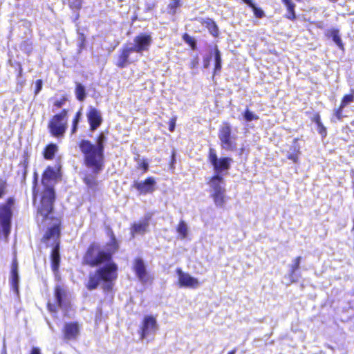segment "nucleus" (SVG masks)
Masks as SVG:
<instances>
[{
	"label": "nucleus",
	"instance_id": "f257e3e1",
	"mask_svg": "<svg viewBox=\"0 0 354 354\" xmlns=\"http://www.w3.org/2000/svg\"><path fill=\"white\" fill-rule=\"evenodd\" d=\"M118 245L113 234L105 245L97 243L91 244L84 257V263L91 267L97 268L93 273L89 274L87 288L93 290L97 288L101 282L105 291L112 289L113 282L118 277V266L112 257L118 250Z\"/></svg>",
	"mask_w": 354,
	"mask_h": 354
},
{
	"label": "nucleus",
	"instance_id": "f03ea898",
	"mask_svg": "<svg viewBox=\"0 0 354 354\" xmlns=\"http://www.w3.org/2000/svg\"><path fill=\"white\" fill-rule=\"evenodd\" d=\"M106 140L104 133H101L95 145L90 140L84 139L82 140L78 145L84 157V165L95 174H98L102 170Z\"/></svg>",
	"mask_w": 354,
	"mask_h": 354
},
{
	"label": "nucleus",
	"instance_id": "7ed1b4c3",
	"mask_svg": "<svg viewBox=\"0 0 354 354\" xmlns=\"http://www.w3.org/2000/svg\"><path fill=\"white\" fill-rule=\"evenodd\" d=\"M57 178V172L50 167L46 169L43 174L41 183L44 187L40 206L38 207L37 219V222L43 223L48 218L51 212L55 200L53 185Z\"/></svg>",
	"mask_w": 354,
	"mask_h": 354
},
{
	"label": "nucleus",
	"instance_id": "20e7f679",
	"mask_svg": "<svg viewBox=\"0 0 354 354\" xmlns=\"http://www.w3.org/2000/svg\"><path fill=\"white\" fill-rule=\"evenodd\" d=\"M152 36L150 33H140L136 36L133 43L125 47L118 58L117 66L123 68L129 63V57L131 53H137L142 55L143 52H147L152 44Z\"/></svg>",
	"mask_w": 354,
	"mask_h": 354
},
{
	"label": "nucleus",
	"instance_id": "39448f33",
	"mask_svg": "<svg viewBox=\"0 0 354 354\" xmlns=\"http://www.w3.org/2000/svg\"><path fill=\"white\" fill-rule=\"evenodd\" d=\"M60 222L58 219L53 221L52 226L49 227L44 236V241L48 245L53 247L50 259L52 262V269L53 271L58 270L60 261L59 256V229Z\"/></svg>",
	"mask_w": 354,
	"mask_h": 354
},
{
	"label": "nucleus",
	"instance_id": "423d86ee",
	"mask_svg": "<svg viewBox=\"0 0 354 354\" xmlns=\"http://www.w3.org/2000/svg\"><path fill=\"white\" fill-rule=\"evenodd\" d=\"M209 193L216 207H223L225 203V183L221 175L215 174L207 183Z\"/></svg>",
	"mask_w": 354,
	"mask_h": 354
},
{
	"label": "nucleus",
	"instance_id": "0eeeda50",
	"mask_svg": "<svg viewBox=\"0 0 354 354\" xmlns=\"http://www.w3.org/2000/svg\"><path fill=\"white\" fill-rule=\"evenodd\" d=\"M209 160L214 167L215 174L223 175L224 172H227L230 168L232 159L228 157L218 158L216 151L210 148L209 151Z\"/></svg>",
	"mask_w": 354,
	"mask_h": 354
},
{
	"label": "nucleus",
	"instance_id": "6e6552de",
	"mask_svg": "<svg viewBox=\"0 0 354 354\" xmlns=\"http://www.w3.org/2000/svg\"><path fill=\"white\" fill-rule=\"evenodd\" d=\"M66 110L60 113L53 116L48 124V128L51 134L55 137H59L64 135L66 129Z\"/></svg>",
	"mask_w": 354,
	"mask_h": 354
},
{
	"label": "nucleus",
	"instance_id": "1a4fd4ad",
	"mask_svg": "<svg viewBox=\"0 0 354 354\" xmlns=\"http://www.w3.org/2000/svg\"><path fill=\"white\" fill-rule=\"evenodd\" d=\"M231 134L230 125L228 123H224L219 129L218 138L222 148L225 150H233L235 147V143Z\"/></svg>",
	"mask_w": 354,
	"mask_h": 354
},
{
	"label": "nucleus",
	"instance_id": "9d476101",
	"mask_svg": "<svg viewBox=\"0 0 354 354\" xmlns=\"http://www.w3.org/2000/svg\"><path fill=\"white\" fill-rule=\"evenodd\" d=\"M180 286L196 289L201 286L198 280L189 273L184 272L180 268L176 270Z\"/></svg>",
	"mask_w": 354,
	"mask_h": 354
},
{
	"label": "nucleus",
	"instance_id": "9b49d317",
	"mask_svg": "<svg viewBox=\"0 0 354 354\" xmlns=\"http://www.w3.org/2000/svg\"><path fill=\"white\" fill-rule=\"evenodd\" d=\"M133 270L142 283L145 284L151 281L152 278L147 272L145 264L142 259H136L135 260L133 263Z\"/></svg>",
	"mask_w": 354,
	"mask_h": 354
},
{
	"label": "nucleus",
	"instance_id": "f8f14e48",
	"mask_svg": "<svg viewBox=\"0 0 354 354\" xmlns=\"http://www.w3.org/2000/svg\"><path fill=\"white\" fill-rule=\"evenodd\" d=\"M156 181L154 178L149 177L144 181H135L133 187L136 188L140 194H151L155 190Z\"/></svg>",
	"mask_w": 354,
	"mask_h": 354
},
{
	"label": "nucleus",
	"instance_id": "ddd939ff",
	"mask_svg": "<svg viewBox=\"0 0 354 354\" xmlns=\"http://www.w3.org/2000/svg\"><path fill=\"white\" fill-rule=\"evenodd\" d=\"M158 329L156 319L152 316H146L142 327V338H146L148 335L154 334Z\"/></svg>",
	"mask_w": 354,
	"mask_h": 354
},
{
	"label": "nucleus",
	"instance_id": "4468645a",
	"mask_svg": "<svg viewBox=\"0 0 354 354\" xmlns=\"http://www.w3.org/2000/svg\"><path fill=\"white\" fill-rule=\"evenodd\" d=\"M149 216H145L138 222H135L131 228V233L133 237L137 234H144L148 230L149 226Z\"/></svg>",
	"mask_w": 354,
	"mask_h": 354
},
{
	"label": "nucleus",
	"instance_id": "2eb2a0df",
	"mask_svg": "<svg viewBox=\"0 0 354 354\" xmlns=\"http://www.w3.org/2000/svg\"><path fill=\"white\" fill-rule=\"evenodd\" d=\"M64 338L67 340L76 339L80 333V327L77 323H66L63 329Z\"/></svg>",
	"mask_w": 354,
	"mask_h": 354
},
{
	"label": "nucleus",
	"instance_id": "dca6fc26",
	"mask_svg": "<svg viewBox=\"0 0 354 354\" xmlns=\"http://www.w3.org/2000/svg\"><path fill=\"white\" fill-rule=\"evenodd\" d=\"M19 276L18 272V263L16 259H14L12 263L10 283L13 292L19 295Z\"/></svg>",
	"mask_w": 354,
	"mask_h": 354
},
{
	"label": "nucleus",
	"instance_id": "f3484780",
	"mask_svg": "<svg viewBox=\"0 0 354 354\" xmlns=\"http://www.w3.org/2000/svg\"><path fill=\"white\" fill-rule=\"evenodd\" d=\"M87 116L91 131L95 130L101 124L102 120L100 111L91 107Z\"/></svg>",
	"mask_w": 354,
	"mask_h": 354
},
{
	"label": "nucleus",
	"instance_id": "a211bd4d",
	"mask_svg": "<svg viewBox=\"0 0 354 354\" xmlns=\"http://www.w3.org/2000/svg\"><path fill=\"white\" fill-rule=\"evenodd\" d=\"M62 295H63V291H62V288L59 286H57L55 288V303L52 304L50 302H48V308L50 311L56 312L57 308L62 307Z\"/></svg>",
	"mask_w": 354,
	"mask_h": 354
},
{
	"label": "nucleus",
	"instance_id": "6ab92c4d",
	"mask_svg": "<svg viewBox=\"0 0 354 354\" xmlns=\"http://www.w3.org/2000/svg\"><path fill=\"white\" fill-rule=\"evenodd\" d=\"M297 2H300L301 0H295ZM282 3L286 7V17L291 21H293L296 19V15L295 12V5L292 3L291 0H281Z\"/></svg>",
	"mask_w": 354,
	"mask_h": 354
},
{
	"label": "nucleus",
	"instance_id": "aec40b11",
	"mask_svg": "<svg viewBox=\"0 0 354 354\" xmlns=\"http://www.w3.org/2000/svg\"><path fill=\"white\" fill-rule=\"evenodd\" d=\"M57 151V147L55 144L48 145L44 151V158L48 160H52Z\"/></svg>",
	"mask_w": 354,
	"mask_h": 354
},
{
	"label": "nucleus",
	"instance_id": "412c9836",
	"mask_svg": "<svg viewBox=\"0 0 354 354\" xmlns=\"http://www.w3.org/2000/svg\"><path fill=\"white\" fill-rule=\"evenodd\" d=\"M75 95L79 101H84L86 97V89L85 87L80 83H76V87L75 90Z\"/></svg>",
	"mask_w": 354,
	"mask_h": 354
},
{
	"label": "nucleus",
	"instance_id": "4be33fe9",
	"mask_svg": "<svg viewBox=\"0 0 354 354\" xmlns=\"http://www.w3.org/2000/svg\"><path fill=\"white\" fill-rule=\"evenodd\" d=\"M328 35L333 38V41L339 48L343 49V44L337 30H331L328 31Z\"/></svg>",
	"mask_w": 354,
	"mask_h": 354
},
{
	"label": "nucleus",
	"instance_id": "5701e85b",
	"mask_svg": "<svg viewBox=\"0 0 354 354\" xmlns=\"http://www.w3.org/2000/svg\"><path fill=\"white\" fill-rule=\"evenodd\" d=\"M95 174L91 171V174H86L84 178V183L89 187H93L96 185V176Z\"/></svg>",
	"mask_w": 354,
	"mask_h": 354
},
{
	"label": "nucleus",
	"instance_id": "b1692460",
	"mask_svg": "<svg viewBox=\"0 0 354 354\" xmlns=\"http://www.w3.org/2000/svg\"><path fill=\"white\" fill-rule=\"evenodd\" d=\"M215 72L221 69V56L217 46L214 47Z\"/></svg>",
	"mask_w": 354,
	"mask_h": 354
},
{
	"label": "nucleus",
	"instance_id": "393cba45",
	"mask_svg": "<svg viewBox=\"0 0 354 354\" xmlns=\"http://www.w3.org/2000/svg\"><path fill=\"white\" fill-rule=\"evenodd\" d=\"M301 259V257H297L292 261V264L291 266V273L290 275L291 282L295 281L294 274H295L296 270L299 268Z\"/></svg>",
	"mask_w": 354,
	"mask_h": 354
},
{
	"label": "nucleus",
	"instance_id": "a878e982",
	"mask_svg": "<svg viewBox=\"0 0 354 354\" xmlns=\"http://www.w3.org/2000/svg\"><path fill=\"white\" fill-rule=\"evenodd\" d=\"M177 232L179 233V234H180L182 236L183 239H184L187 236V225L183 221H181L179 223V225L177 228Z\"/></svg>",
	"mask_w": 354,
	"mask_h": 354
},
{
	"label": "nucleus",
	"instance_id": "bb28decb",
	"mask_svg": "<svg viewBox=\"0 0 354 354\" xmlns=\"http://www.w3.org/2000/svg\"><path fill=\"white\" fill-rule=\"evenodd\" d=\"M244 120L247 122H251L252 120H256L259 119V116L254 114L253 112L250 111L249 109H246L243 114Z\"/></svg>",
	"mask_w": 354,
	"mask_h": 354
},
{
	"label": "nucleus",
	"instance_id": "cd10ccee",
	"mask_svg": "<svg viewBox=\"0 0 354 354\" xmlns=\"http://www.w3.org/2000/svg\"><path fill=\"white\" fill-rule=\"evenodd\" d=\"M248 6L252 9L254 15L256 17L262 18L264 16V12L263 11V10L260 8L257 7L252 1V4Z\"/></svg>",
	"mask_w": 354,
	"mask_h": 354
},
{
	"label": "nucleus",
	"instance_id": "c85d7f7f",
	"mask_svg": "<svg viewBox=\"0 0 354 354\" xmlns=\"http://www.w3.org/2000/svg\"><path fill=\"white\" fill-rule=\"evenodd\" d=\"M69 7L74 10H80L82 6V0H68Z\"/></svg>",
	"mask_w": 354,
	"mask_h": 354
},
{
	"label": "nucleus",
	"instance_id": "c756f323",
	"mask_svg": "<svg viewBox=\"0 0 354 354\" xmlns=\"http://www.w3.org/2000/svg\"><path fill=\"white\" fill-rule=\"evenodd\" d=\"M354 101V95L353 94L345 95L341 102L342 108H344L348 104Z\"/></svg>",
	"mask_w": 354,
	"mask_h": 354
},
{
	"label": "nucleus",
	"instance_id": "7c9ffc66",
	"mask_svg": "<svg viewBox=\"0 0 354 354\" xmlns=\"http://www.w3.org/2000/svg\"><path fill=\"white\" fill-rule=\"evenodd\" d=\"M207 28L209 32L214 36L217 37L218 35V28L216 24H207Z\"/></svg>",
	"mask_w": 354,
	"mask_h": 354
},
{
	"label": "nucleus",
	"instance_id": "2f4dec72",
	"mask_svg": "<svg viewBox=\"0 0 354 354\" xmlns=\"http://www.w3.org/2000/svg\"><path fill=\"white\" fill-rule=\"evenodd\" d=\"M183 40L188 44H189L194 49L195 48L196 42L195 40L189 36L188 34H185L183 36Z\"/></svg>",
	"mask_w": 354,
	"mask_h": 354
},
{
	"label": "nucleus",
	"instance_id": "473e14b6",
	"mask_svg": "<svg viewBox=\"0 0 354 354\" xmlns=\"http://www.w3.org/2000/svg\"><path fill=\"white\" fill-rule=\"evenodd\" d=\"M180 6V0H174V1L171 2L169 4L168 8L169 10L172 11L173 12H175L176 8H178Z\"/></svg>",
	"mask_w": 354,
	"mask_h": 354
},
{
	"label": "nucleus",
	"instance_id": "72a5a7b5",
	"mask_svg": "<svg viewBox=\"0 0 354 354\" xmlns=\"http://www.w3.org/2000/svg\"><path fill=\"white\" fill-rule=\"evenodd\" d=\"M80 113L78 112V113H77L76 116H75V119L73 120V128H72V133H74L76 131V130H77V124H78L79 120H80Z\"/></svg>",
	"mask_w": 354,
	"mask_h": 354
},
{
	"label": "nucleus",
	"instance_id": "f704fd0d",
	"mask_svg": "<svg viewBox=\"0 0 354 354\" xmlns=\"http://www.w3.org/2000/svg\"><path fill=\"white\" fill-rule=\"evenodd\" d=\"M42 84H43L42 81L41 80H37L35 82V95H37L39 93V91L41 90Z\"/></svg>",
	"mask_w": 354,
	"mask_h": 354
},
{
	"label": "nucleus",
	"instance_id": "c9c22d12",
	"mask_svg": "<svg viewBox=\"0 0 354 354\" xmlns=\"http://www.w3.org/2000/svg\"><path fill=\"white\" fill-rule=\"evenodd\" d=\"M344 108H342L340 106L338 109H337L334 113L335 116L338 120H342V118L344 117L342 115V110Z\"/></svg>",
	"mask_w": 354,
	"mask_h": 354
},
{
	"label": "nucleus",
	"instance_id": "e433bc0d",
	"mask_svg": "<svg viewBox=\"0 0 354 354\" xmlns=\"http://www.w3.org/2000/svg\"><path fill=\"white\" fill-rule=\"evenodd\" d=\"M6 187V182L3 180H0V198H1L5 194V189Z\"/></svg>",
	"mask_w": 354,
	"mask_h": 354
},
{
	"label": "nucleus",
	"instance_id": "4c0bfd02",
	"mask_svg": "<svg viewBox=\"0 0 354 354\" xmlns=\"http://www.w3.org/2000/svg\"><path fill=\"white\" fill-rule=\"evenodd\" d=\"M176 118L174 117L173 118L171 119L170 122H169V130L171 131V132H173L175 129V127H176Z\"/></svg>",
	"mask_w": 354,
	"mask_h": 354
},
{
	"label": "nucleus",
	"instance_id": "58836bf2",
	"mask_svg": "<svg viewBox=\"0 0 354 354\" xmlns=\"http://www.w3.org/2000/svg\"><path fill=\"white\" fill-rule=\"evenodd\" d=\"M66 102V99L64 97L60 99V100H57L55 101L54 102V106H57V107H62Z\"/></svg>",
	"mask_w": 354,
	"mask_h": 354
},
{
	"label": "nucleus",
	"instance_id": "ea45409f",
	"mask_svg": "<svg viewBox=\"0 0 354 354\" xmlns=\"http://www.w3.org/2000/svg\"><path fill=\"white\" fill-rule=\"evenodd\" d=\"M319 132L321 135L325 136L326 135V129L323 125V124H321V125L318 126Z\"/></svg>",
	"mask_w": 354,
	"mask_h": 354
},
{
	"label": "nucleus",
	"instance_id": "a19ab883",
	"mask_svg": "<svg viewBox=\"0 0 354 354\" xmlns=\"http://www.w3.org/2000/svg\"><path fill=\"white\" fill-rule=\"evenodd\" d=\"M288 158L295 162L297 160V154L294 153H289L288 154Z\"/></svg>",
	"mask_w": 354,
	"mask_h": 354
},
{
	"label": "nucleus",
	"instance_id": "79ce46f5",
	"mask_svg": "<svg viewBox=\"0 0 354 354\" xmlns=\"http://www.w3.org/2000/svg\"><path fill=\"white\" fill-rule=\"evenodd\" d=\"M313 121L317 124V127L321 125V124H322L321 122L320 116L319 115H315V117L313 118Z\"/></svg>",
	"mask_w": 354,
	"mask_h": 354
},
{
	"label": "nucleus",
	"instance_id": "37998d69",
	"mask_svg": "<svg viewBox=\"0 0 354 354\" xmlns=\"http://www.w3.org/2000/svg\"><path fill=\"white\" fill-rule=\"evenodd\" d=\"M30 354H41V353L40 348H39L38 347H33L31 349Z\"/></svg>",
	"mask_w": 354,
	"mask_h": 354
},
{
	"label": "nucleus",
	"instance_id": "c03bdc74",
	"mask_svg": "<svg viewBox=\"0 0 354 354\" xmlns=\"http://www.w3.org/2000/svg\"><path fill=\"white\" fill-rule=\"evenodd\" d=\"M140 167L142 168H143L145 171H147L148 170V168H149V164L146 161H143L141 163Z\"/></svg>",
	"mask_w": 354,
	"mask_h": 354
},
{
	"label": "nucleus",
	"instance_id": "a18cd8bd",
	"mask_svg": "<svg viewBox=\"0 0 354 354\" xmlns=\"http://www.w3.org/2000/svg\"><path fill=\"white\" fill-rule=\"evenodd\" d=\"M247 5H251L252 4V0H242Z\"/></svg>",
	"mask_w": 354,
	"mask_h": 354
},
{
	"label": "nucleus",
	"instance_id": "49530a36",
	"mask_svg": "<svg viewBox=\"0 0 354 354\" xmlns=\"http://www.w3.org/2000/svg\"><path fill=\"white\" fill-rule=\"evenodd\" d=\"M236 352V350L234 348L232 351H230L227 354H235Z\"/></svg>",
	"mask_w": 354,
	"mask_h": 354
},
{
	"label": "nucleus",
	"instance_id": "de8ad7c7",
	"mask_svg": "<svg viewBox=\"0 0 354 354\" xmlns=\"http://www.w3.org/2000/svg\"><path fill=\"white\" fill-rule=\"evenodd\" d=\"M174 161V153H173V155H172V162H171V165H173Z\"/></svg>",
	"mask_w": 354,
	"mask_h": 354
}]
</instances>
